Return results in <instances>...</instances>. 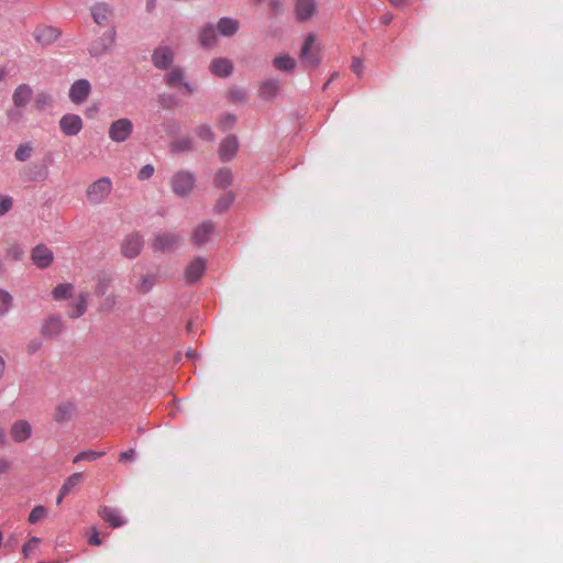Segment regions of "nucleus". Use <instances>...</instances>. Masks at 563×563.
Segmentation results:
<instances>
[{
  "instance_id": "1",
  "label": "nucleus",
  "mask_w": 563,
  "mask_h": 563,
  "mask_svg": "<svg viewBox=\"0 0 563 563\" xmlns=\"http://www.w3.org/2000/svg\"><path fill=\"white\" fill-rule=\"evenodd\" d=\"M112 190V181L109 177H101L91 183L86 189V198L92 205L102 203Z\"/></svg>"
},
{
  "instance_id": "2",
  "label": "nucleus",
  "mask_w": 563,
  "mask_h": 563,
  "mask_svg": "<svg viewBox=\"0 0 563 563\" xmlns=\"http://www.w3.org/2000/svg\"><path fill=\"white\" fill-rule=\"evenodd\" d=\"M300 59L306 67L314 68L320 62V52L316 46V35L308 34L300 51Z\"/></svg>"
},
{
  "instance_id": "3",
  "label": "nucleus",
  "mask_w": 563,
  "mask_h": 563,
  "mask_svg": "<svg viewBox=\"0 0 563 563\" xmlns=\"http://www.w3.org/2000/svg\"><path fill=\"white\" fill-rule=\"evenodd\" d=\"M195 183L194 174L187 170L177 172L170 180L173 191L180 197L187 196L194 189Z\"/></svg>"
},
{
  "instance_id": "4",
  "label": "nucleus",
  "mask_w": 563,
  "mask_h": 563,
  "mask_svg": "<svg viewBox=\"0 0 563 563\" xmlns=\"http://www.w3.org/2000/svg\"><path fill=\"white\" fill-rule=\"evenodd\" d=\"M133 132V123L126 118L113 121L109 126V137L117 143L126 141Z\"/></svg>"
},
{
  "instance_id": "5",
  "label": "nucleus",
  "mask_w": 563,
  "mask_h": 563,
  "mask_svg": "<svg viewBox=\"0 0 563 563\" xmlns=\"http://www.w3.org/2000/svg\"><path fill=\"white\" fill-rule=\"evenodd\" d=\"M65 329V322L59 314L47 316L41 324V334L46 339L58 336Z\"/></svg>"
},
{
  "instance_id": "6",
  "label": "nucleus",
  "mask_w": 563,
  "mask_h": 563,
  "mask_svg": "<svg viewBox=\"0 0 563 563\" xmlns=\"http://www.w3.org/2000/svg\"><path fill=\"white\" fill-rule=\"evenodd\" d=\"M115 32L108 31L100 37L91 42L89 46V54L93 57L101 56L112 48L114 45Z\"/></svg>"
},
{
  "instance_id": "7",
  "label": "nucleus",
  "mask_w": 563,
  "mask_h": 563,
  "mask_svg": "<svg viewBox=\"0 0 563 563\" xmlns=\"http://www.w3.org/2000/svg\"><path fill=\"white\" fill-rule=\"evenodd\" d=\"M91 92V85L87 79H77L69 88V99L75 104L84 103Z\"/></svg>"
},
{
  "instance_id": "8",
  "label": "nucleus",
  "mask_w": 563,
  "mask_h": 563,
  "mask_svg": "<svg viewBox=\"0 0 563 563\" xmlns=\"http://www.w3.org/2000/svg\"><path fill=\"white\" fill-rule=\"evenodd\" d=\"M143 239L137 233L126 235L121 244L122 254L128 258L136 257L143 247Z\"/></svg>"
},
{
  "instance_id": "9",
  "label": "nucleus",
  "mask_w": 563,
  "mask_h": 563,
  "mask_svg": "<svg viewBox=\"0 0 563 563\" xmlns=\"http://www.w3.org/2000/svg\"><path fill=\"white\" fill-rule=\"evenodd\" d=\"M84 123L78 114L68 113L60 118L59 129L67 136H75L82 130Z\"/></svg>"
},
{
  "instance_id": "10",
  "label": "nucleus",
  "mask_w": 563,
  "mask_h": 563,
  "mask_svg": "<svg viewBox=\"0 0 563 563\" xmlns=\"http://www.w3.org/2000/svg\"><path fill=\"white\" fill-rule=\"evenodd\" d=\"M32 426L27 420H15L10 428L11 439L16 443H23L32 437Z\"/></svg>"
},
{
  "instance_id": "11",
  "label": "nucleus",
  "mask_w": 563,
  "mask_h": 563,
  "mask_svg": "<svg viewBox=\"0 0 563 563\" xmlns=\"http://www.w3.org/2000/svg\"><path fill=\"white\" fill-rule=\"evenodd\" d=\"M316 0H295V16L298 22H306L317 13Z\"/></svg>"
},
{
  "instance_id": "12",
  "label": "nucleus",
  "mask_w": 563,
  "mask_h": 563,
  "mask_svg": "<svg viewBox=\"0 0 563 563\" xmlns=\"http://www.w3.org/2000/svg\"><path fill=\"white\" fill-rule=\"evenodd\" d=\"M31 258L38 268H47L53 263L54 255L46 245L40 244L32 250Z\"/></svg>"
},
{
  "instance_id": "13",
  "label": "nucleus",
  "mask_w": 563,
  "mask_h": 563,
  "mask_svg": "<svg viewBox=\"0 0 563 563\" xmlns=\"http://www.w3.org/2000/svg\"><path fill=\"white\" fill-rule=\"evenodd\" d=\"M33 35L37 43L45 46L54 43L60 36V31L51 25H38Z\"/></svg>"
},
{
  "instance_id": "14",
  "label": "nucleus",
  "mask_w": 563,
  "mask_h": 563,
  "mask_svg": "<svg viewBox=\"0 0 563 563\" xmlns=\"http://www.w3.org/2000/svg\"><path fill=\"white\" fill-rule=\"evenodd\" d=\"M33 98V88L29 84H20L12 93V102L15 108H25Z\"/></svg>"
},
{
  "instance_id": "15",
  "label": "nucleus",
  "mask_w": 563,
  "mask_h": 563,
  "mask_svg": "<svg viewBox=\"0 0 563 563\" xmlns=\"http://www.w3.org/2000/svg\"><path fill=\"white\" fill-rule=\"evenodd\" d=\"M205 272L206 261L201 257H197L187 265L184 276L188 284H194L203 276Z\"/></svg>"
},
{
  "instance_id": "16",
  "label": "nucleus",
  "mask_w": 563,
  "mask_h": 563,
  "mask_svg": "<svg viewBox=\"0 0 563 563\" xmlns=\"http://www.w3.org/2000/svg\"><path fill=\"white\" fill-rule=\"evenodd\" d=\"M166 84L172 88L183 89L186 93H192V87L184 81V75L180 68H172L165 76Z\"/></svg>"
},
{
  "instance_id": "17",
  "label": "nucleus",
  "mask_w": 563,
  "mask_h": 563,
  "mask_svg": "<svg viewBox=\"0 0 563 563\" xmlns=\"http://www.w3.org/2000/svg\"><path fill=\"white\" fill-rule=\"evenodd\" d=\"M89 294L87 291H80L76 299L69 305L67 316L70 319H78L82 317L88 309Z\"/></svg>"
},
{
  "instance_id": "18",
  "label": "nucleus",
  "mask_w": 563,
  "mask_h": 563,
  "mask_svg": "<svg viewBox=\"0 0 563 563\" xmlns=\"http://www.w3.org/2000/svg\"><path fill=\"white\" fill-rule=\"evenodd\" d=\"M152 59L157 68L166 69L174 62V51L167 46H161L154 51Z\"/></svg>"
},
{
  "instance_id": "19",
  "label": "nucleus",
  "mask_w": 563,
  "mask_h": 563,
  "mask_svg": "<svg viewBox=\"0 0 563 563\" xmlns=\"http://www.w3.org/2000/svg\"><path fill=\"white\" fill-rule=\"evenodd\" d=\"M179 242V236L176 233H162L158 234L152 244L155 251H169L173 250Z\"/></svg>"
},
{
  "instance_id": "20",
  "label": "nucleus",
  "mask_w": 563,
  "mask_h": 563,
  "mask_svg": "<svg viewBox=\"0 0 563 563\" xmlns=\"http://www.w3.org/2000/svg\"><path fill=\"white\" fill-rule=\"evenodd\" d=\"M99 517L112 528H119L125 523L119 511L108 506H101L98 509Z\"/></svg>"
},
{
  "instance_id": "21",
  "label": "nucleus",
  "mask_w": 563,
  "mask_h": 563,
  "mask_svg": "<svg viewBox=\"0 0 563 563\" xmlns=\"http://www.w3.org/2000/svg\"><path fill=\"white\" fill-rule=\"evenodd\" d=\"M213 223L211 221H206L199 224L192 232L191 240L192 242L200 246L207 243L213 232Z\"/></svg>"
},
{
  "instance_id": "22",
  "label": "nucleus",
  "mask_w": 563,
  "mask_h": 563,
  "mask_svg": "<svg viewBox=\"0 0 563 563\" xmlns=\"http://www.w3.org/2000/svg\"><path fill=\"white\" fill-rule=\"evenodd\" d=\"M239 147V143L235 136L230 135L225 137L219 147V156L221 161L227 162L234 157Z\"/></svg>"
},
{
  "instance_id": "23",
  "label": "nucleus",
  "mask_w": 563,
  "mask_h": 563,
  "mask_svg": "<svg viewBox=\"0 0 563 563\" xmlns=\"http://www.w3.org/2000/svg\"><path fill=\"white\" fill-rule=\"evenodd\" d=\"M233 65L228 58H216L210 63V71L219 77H228L231 75Z\"/></svg>"
},
{
  "instance_id": "24",
  "label": "nucleus",
  "mask_w": 563,
  "mask_h": 563,
  "mask_svg": "<svg viewBox=\"0 0 563 563\" xmlns=\"http://www.w3.org/2000/svg\"><path fill=\"white\" fill-rule=\"evenodd\" d=\"M75 405L70 401H65L56 407L54 419L58 423H65L69 421L75 413Z\"/></svg>"
},
{
  "instance_id": "25",
  "label": "nucleus",
  "mask_w": 563,
  "mask_h": 563,
  "mask_svg": "<svg viewBox=\"0 0 563 563\" xmlns=\"http://www.w3.org/2000/svg\"><path fill=\"white\" fill-rule=\"evenodd\" d=\"M111 14H112L111 8L104 2L96 3L91 8L92 19L99 25H102L106 22H108Z\"/></svg>"
},
{
  "instance_id": "26",
  "label": "nucleus",
  "mask_w": 563,
  "mask_h": 563,
  "mask_svg": "<svg viewBox=\"0 0 563 563\" xmlns=\"http://www.w3.org/2000/svg\"><path fill=\"white\" fill-rule=\"evenodd\" d=\"M239 21L231 18H222L217 24V30L223 36H231L239 30Z\"/></svg>"
},
{
  "instance_id": "27",
  "label": "nucleus",
  "mask_w": 563,
  "mask_h": 563,
  "mask_svg": "<svg viewBox=\"0 0 563 563\" xmlns=\"http://www.w3.org/2000/svg\"><path fill=\"white\" fill-rule=\"evenodd\" d=\"M75 286L70 283H62L55 286L52 290V296L55 300H65L74 295Z\"/></svg>"
},
{
  "instance_id": "28",
  "label": "nucleus",
  "mask_w": 563,
  "mask_h": 563,
  "mask_svg": "<svg viewBox=\"0 0 563 563\" xmlns=\"http://www.w3.org/2000/svg\"><path fill=\"white\" fill-rule=\"evenodd\" d=\"M53 103V97L46 91H38L33 99V107L37 111H44Z\"/></svg>"
},
{
  "instance_id": "29",
  "label": "nucleus",
  "mask_w": 563,
  "mask_h": 563,
  "mask_svg": "<svg viewBox=\"0 0 563 563\" xmlns=\"http://www.w3.org/2000/svg\"><path fill=\"white\" fill-rule=\"evenodd\" d=\"M157 283V276L155 274H146L142 276L137 285L135 286L137 292L147 294L150 292Z\"/></svg>"
},
{
  "instance_id": "30",
  "label": "nucleus",
  "mask_w": 563,
  "mask_h": 563,
  "mask_svg": "<svg viewBox=\"0 0 563 563\" xmlns=\"http://www.w3.org/2000/svg\"><path fill=\"white\" fill-rule=\"evenodd\" d=\"M279 88L280 82L277 79H268L261 85L260 93L263 98H273Z\"/></svg>"
},
{
  "instance_id": "31",
  "label": "nucleus",
  "mask_w": 563,
  "mask_h": 563,
  "mask_svg": "<svg viewBox=\"0 0 563 563\" xmlns=\"http://www.w3.org/2000/svg\"><path fill=\"white\" fill-rule=\"evenodd\" d=\"M112 285V278L109 275H99L96 278V285L93 288L95 295L98 297H102L107 294L109 288Z\"/></svg>"
},
{
  "instance_id": "32",
  "label": "nucleus",
  "mask_w": 563,
  "mask_h": 563,
  "mask_svg": "<svg viewBox=\"0 0 563 563\" xmlns=\"http://www.w3.org/2000/svg\"><path fill=\"white\" fill-rule=\"evenodd\" d=\"M84 479V473L77 472L68 476L62 485V495H68Z\"/></svg>"
},
{
  "instance_id": "33",
  "label": "nucleus",
  "mask_w": 563,
  "mask_h": 563,
  "mask_svg": "<svg viewBox=\"0 0 563 563\" xmlns=\"http://www.w3.org/2000/svg\"><path fill=\"white\" fill-rule=\"evenodd\" d=\"M273 65L279 70L291 71L296 66V62L289 55H282L274 58Z\"/></svg>"
},
{
  "instance_id": "34",
  "label": "nucleus",
  "mask_w": 563,
  "mask_h": 563,
  "mask_svg": "<svg viewBox=\"0 0 563 563\" xmlns=\"http://www.w3.org/2000/svg\"><path fill=\"white\" fill-rule=\"evenodd\" d=\"M216 42H217L216 30L211 25L203 27L200 33L201 45L203 47H211L216 44Z\"/></svg>"
},
{
  "instance_id": "35",
  "label": "nucleus",
  "mask_w": 563,
  "mask_h": 563,
  "mask_svg": "<svg viewBox=\"0 0 563 563\" xmlns=\"http://www.w3.org/2000/svg\"><path fill=\"white\" fill-rule=\"evenodd\" d=\"M232 179V172L229 168H221L216 174L214 184L220 188H227L228 186L231 185Z\"/></svg>"
},
{
  "instance_id": "36",
  "label": "nucleus",
  "mask_w": 563,
  "mask_h": 563,
  "mask_svg": "<svg viewBox=\"0 0 563 563\" xmlns=\"http://www.w3.org/2000/svg\"><path fill=\"white\" fill-rule=\"evenodd\" d=\"M13 303V297L7 290L0 289V314L9 312Z\"/></svg>"
},
{
  "instance_id": "37",
  "label": "nucleus",
  "mask_w": 563,
  "mask_h": 563,
  "mask_svg": "<svg viewBox=\"0 0 563 563\" xmlns=\"http://www.w3.org/2000/svg\"><path fill=\"white\" fill-rule=\"evenodd\" d=\"M33 153V147L30 143H23L18 146L14 157L19 162H25L27 161Z\"/></svg>"
},
{
  "instance_id": "38",
  "label": "nucleus",
  "mask_w": 563,
  "mask_h": 563,
  "mask_svg": "<svg viewBox=\"0 0 563 563\" xmlns=\"http://www.w3.org/2000/svg\"><path fill=\"white\" fill-rule=\"evenodd\" d=\"M192 148V141L189 137H181L170 144L172 152H186Z\"/></svg>"
},
{
  "instance_id": "39",
  "label": "nucleus",
  "mask_w": 563,
  "mask_h": 563,
  "mask_svg": "<svg viewBox=\"0 0 563 563\" xmlns=\"http://www.w3.org/2000/svg\"><path fill=\"white\" fill-rule=\"evenodd\" d=\"M118 303V298L115 295L111 294L103 298V300L99 305V311L102 313L111 312Z\"/></svg>"
},
{
  "instance_id": "40",
  "label": "nucleus",
  "mask_w": 563,
  "mask_h": 563,
  "mask_svg": "<svg viewBox=\"0 0 563 563\" xmlns=\"http://www.w3.org/2000/svg\"><path fill=\"white\" fill-rule=\"evenodd\" d=\"M102 455H104V452H102V451H84V452L78 453L73 459V462L79 463L81 461H95V460L101 457Z\"/></svg>"
},
{
  "instance_id": "41",
  "label": "nucleus",
  "mask_w": 563,
  "mask_h": 563,
  "mask_svg": "<svg viewBox=\"0 0 563 563\" xmlns=\"http://www.w3.org/2000/svg\"><path fill=\"white\" fill-rule=\"evenodd\" d=\"M46 508L43 506L34 507L29 515V522L34 525L46 516Z\"/></svg>"
},
{
  "instance_id": "42",
  "label": "nucleus",
  "mask_w": 563,
  "mask_h": 563,
  "mask_svg": "<svg viewBox=\"0 0 563 563\" xmlns=\"http://www.w3.org/2000/svg\"><path fill=\"white\" fill-rule=\"evenodd\" d=\"M268 9L273 16H277L284 11L283 0H268Z\"/></svg>"
},
{
  "instance_id": "43",
  "label": "nucleus",
  "mask_w": 563,
  "mask_h": 563,
  "mask_svg": "<svg viewBox=\"0 0 563 563\" xmlns=\"http://www.w3.org/2000/svg\"><path fill=\"white\" fill-rule=\"evenodd\" d=\"M232 201H233V196H231V195H228V196H225V197H223V198L219 199V201H218V202H217V205H216V210H217L218 212H223V211H225V210L230 207V205L232 203Z\"/></svg>"
},
{
  "instance_id": "44",
  "label": "nucleus",
  "mask_w": 563,
  "mask_h": 563,
  "mask_svg": "<svg viewBox=\"0 0 563 563\" xmlns=\"http://www.w3.org/2000/svg\"><path fill=\"white\" fill-rule=\"evenodd\" d=\"M197 134L200 139L205 141H212L213 140V133L211 129L207 125H201L197 130Z\"/></svg>"
},
{
  "instance_id": "45",
  "label": "nucleus",
  "mask_w": 563,
  "mask_h": 563,
  "mask_svg": "<svg viewBox=\"0 0 563 563\" xmlns=\"http://www.w3.org/2000/svg\"><path fill=\"white\" fill-rule=\"evenodd\" d=\"M38 542L40 539L36 537L30 539L29 542H26L22 548L24 555L29 556V554L37 547Z\"/></svg>"
},
{
  "instance_id": "46",
  "label": "nucleus",
  "mask_w": 563,
  "mask_h": 563,
  "mask_svg": "<svg viewBox=\"0 0 563 563\" xmlns=\"http://www.w3.org/2000/svg\"><path fill=\"white\" fill-rule=\"evenodd\" d=\"M12 207V199L8 196L0 197V216L5 214Z\"/></svg>"
},
{
  "instance_id": "47",
  "label": "nucleus",
  "mask_w": 563,
  "mask_h": 563,
  "mask_svg": "<svg viewBox=\"0 0 563 563\" xmlns=\"http://www.w3.org/2000/svg\"><path fill=\"white\" fill-rule=\"evenodd\" d=\"M153 174H154V167L152 165H145L139 172V178L142 180L148 179L150 177L153 176Z\"/></svg>"
},
{
  "instance_id": "48",
  "label": "nucleus",
  "mask_w": 563,
  "mask_h": 563,
  "mask_svg": "<svg viewBox=\"0 0 563 563\" xmlns=\"http://www.w3.org/2000/svg\"><path fill=\"white\" fill-rule=\"evenodd\" d=\"M351 68L352 70L356 74V75H361L362 71H363V63L360 58L357 57H354L353 60H352V65H351Z\"/></svg>"
},
{
  "instance_id": "49",
  "label": "nucleus",
  "mask_w": 563,
  "mask_h": 563,
  "mask_svg": "<svg viewBox=\"0 0 563 563\" xmlns=\"http://www.w3.org/2000/svg\"><path fill=\"white\" fill-rule=\"evenodd\" d=\"M11 468V462L4 457H0V475L7 474Z\"/></svg>"
},
{
  "instance_id": "50",
  "label": "nucleus",
  "mask_w": 563,
  "mask_h": 563,
  "mask_svg": "<svg viewBox=\"0 0 563 563\" xmlns=\"http://www.w3.org/2000/svg\"><path fill=\"white\" fill-rule=\"evenodd\" d=\"M235 120H236L235 115L228 114L225 117V119L221 122V124L224 129H229L235 123Z\"/></svg>"
},
{
  "instance_id": "51",
  "label": "nucleus",
  "mask_w": 563,
  "mask_h": 563,
  "mask_svg": "<svg viewBox=\"0 0 563 563\" xmlns=\"http://www.w3.org/2000/svg\"><path fill=\"white\" fill-rule=\"evenodd\" d=\"M134 459V450H128L125 452H122L119 456V461L122 462V461H128V460H133Z\"/></svg>"
},
{
  "instance_id": "52",
  "label": "nucleus",
  "mask_w": 563,
  "mask_h": 563,
  "mask_svg": "<svg viewBox=\"0 0 563 563\" xmlns=\"http://www.w3.org/2000/svg\"><path fill=\"white\" fill-rule=\"evenodd\" d=\"M89 543L92 544V545H100L101 544V540L99 538V533L96 529H93L92 531V534L89 539Z\"/></svg>"
},
{
  "instance_id": "53",
  "label": "nucleus",
  "mask_w": 563,
  "mask_h": 563,
  "mask_svg": "<svg viewBox=\"0 0 563 563\" xmlns=\"http://www.w3.org/2000/svg\"><path fill=\"white\" fill-rule=\"evenodd\" d=\"M394 19V15L390 13V12H386L382 15L380 18V22L384 24V25H388Z\"/></svg>"
},
{
  "instance_id": "54",
  "label": "nucleus",
  "mask_w": 563,
  "mask_h": 563,
  "mask_svg": "<svg viewBox=\"0 0 563 563\" xmlns=\"http://www.w3.org/2000/svg\"><path fill=\"white\" fill-rule=\"evenodd\" d=\"M391 5L400 7L410 2V0H388Z\"/></svg>"
},
{
  "instance_id": "55",
  "label": "nucleus",
  "mask_w": 563,
  "mask_h": 563,
  "mask_svg": "<svg viewBox=\"0 0 563 563\" xmlns=\"http://www.w3.org/2000/svg\"><path fill=\"white\" fill-rule=\"evenodd\" d=\"M4 441H5L4 430L2 428H0V445L4 444Z\"/></svg>"
},
{
  "instance_id": "56",
  "label": "nucleus",
  "mask_w": 563,
  "mask_h": 563,
  "mask_svg": "<svg viewBox=\"0 0 563 563\" xmlns=\"http://www.w3.org/2000/svg\"><path fill=\"white\" fill-rule=\"evenodd\" d=\"M155 7V0H147L146 8L151 11Z\"/></svg>"
},
{
  "instance_id": "57",
  "label": "nucleus",
  "mask_w": 563,
  "mask_h": 563,
  "mask_svg": "<svg viewBox=\"0 0 563 563\" xmlns=\"http://www.w3.org/2000/svg\"><path fill=\"white\" fill-rule=\"evenodd\" d=\"M66 495H62V489L59 490V494L57 496V499H56V504L57 505H60L63 498L65 497Z\"/></svg>"
},
{
  "instance_id": "58",
  "label": "nucleus",
  "mask_w": 563,
  "mask_h": 563,
  "mask_svg": "<svg viewBox=\"0 0 563 563\" xmlns=\"http://www.w3.org/2000/svg\"><path fill=\"white\" fill-rule=\"evenodd\" d=\"M5 75H7L5 69H4V68H0V81H2V80H3V78L5 77Z\"/></svg>"
},
{
  "instance_id": "59",
  "label": "nucleus",
  "mask_w": 563,
  "mask_h": 563,
  "mask_svg": "<svg viewBox=\"0 0 563 563\" xmlns=\"http://www.w3.org/2000/svg\"><path fill=\"white\" fill-rule=\"evenodd\" d=\"M241 96H239V99H244V93L243 92H239Z\"/></svg>"
},
{
  "instance_id": "60",
  "label": "nucleus",
  "mask_w": 563,
  "mask_h": 563,
  "mask_svg": "<svg viewBox=\"0 0 563 563\" xmlns=\"http://www.w3.org/2000/svg\"><path fill=\"white\" fill-rule=\"evenodd\" d=\"M256 2H261L262 0H255Z\"/></svg>"
}]
</instances>
